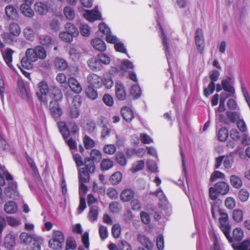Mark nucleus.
<instances>
[{
	"label": "nucleus",
	"mask_w": 250,
	"mask_h": 250,
	"mask_svg": "<svg viewBox=\"0 0 250 250\" xmlns=\"http://www.w3.org/2000/svg\"><path fill=\"white\" fill-rule=\"evenodd\" d=\"M14 51L10 48L7 49L5 51H2V55L6 63L11 68H13L12 64V55Z\"/></svg>",
	"instance_id": "obj_20"
},
{
	"label": "nucleus",
	"mask_w": 250,
	"mask_h": 250,
	"mask_svg": "<svg viewBox=\"0 0 250 250\" xmlns=\"http://www.w3.org/2000/svg\"><path fill=\"white\" fill-rule=\"evenodd\" d=\"M34 10L39 15H44L48 11V6L45 2H38L34 4Z\"/></svg>",
	"instance_id": "obj_12"
},
{
	"label": "nucleus",
	"mask_w": 250,
	"mask_h": 250,
	"mask_svg": "<svg viewBox=\"0 0 250 250\" xmlns=\"http://www.w3.org/2000/svg\"><path fill=\"white\" fill-rule=\"evenodd\" d=\"M232 235L233 239L239 241L243 237V231L240 229L236 228L233 230Z\"/></svg>",
	"instance_id": "obj_49"
},
{
	"label": "nucleus",
	"mask_w": 250,
	"mask_h": 250,
	"mask_svg": "<svg viewBox=\"0 0 250 250\" xmlns=\"http://www.w3.org/2000/svg\"><path fill=\"white\" fill-rule=\"evenodd\" d=\"M58 125L63 137L64 139L67 138L69 136V131L65 123L63 122H59L58 123Z\"/></svg>",
	"instance_id": "obj_33"
},
{
	"label": "nucleus",
	"mask_w": 250,
	"mask_h": 250,
	"mask_svg": "<svg viewBox=\"0 0 250 250\" xmlns=\"http://www.w3.org/2000/svg\"><path fill=\"white\" fill-rule=\"evenodd\" d=\"M139 242L146 249L151 250L153 248V244L146 236L139 234L137 237Z\"/></svg>",
	"instance_id": "obj_25"
},
{
	"label": "nucleus",
	"mask_w": 250,
	"mask_h": 250,
	"mask_svg": "<svg viewBox=\"0 0 250 250\" xmlns=\"http://www.w3.org/2000/svg\"><path fill=\"white\" fill-rule=\"evenodd\" d=\"M59 37L63 41L67 42H71L73 40L72 35H71L66 31L60 33Z\"/></svg>",
	"instance_id": "obj_52"
},
{
	"label": "nucleus",
	"mask_w": 250,
	"mask_h": 250,
	"mask_svg": "<svg viewBox=\"0 0 250 250\" xmlns=\"http://www.w3.org/2000/svg\"><path fill=\"white\" fill-rule=\"evenodd\" d=\"M91 44L93 47L98 51H104L106 49L104 42L100 38H95L91 40Z\"/></svg>",
	"instance_id": "obj_18"
},
{
	"label": "nucleus",
	"mask_w": 250,
	"mask_h": 250,
	"mask_svg": "<svg viewBox=\"0 0 250 250\" xmlns=\"http://www.w3.org/2000/svg\"><path fill=\"white\" fill-rule=\"evenodd\" d=\"M99 214V208L97 206H92L89 209L88 215V218L91 222H94L97 220Z\"/></svg>",
	"instance_id": "obj_26"
},
{
	"label": "nucleus",
	"mask_w": 250,
	"mask_h": 250,
	"mask_svg": "<svg viewBox=\"0 0 250 250\" xmlns=\"http://www.w3.org/2000/svg\"><path fill=\"white\" fill-rule=\"evenodd\" d=\"M215 83H213V82H210V83L208 85V87L205 88L204 90V93L206 97H208L210 94L213 93L215 90Z\"/></svg>",
	"instance_id": "obj_50"
},
{
	"label": "nucleus",
	"mask_w": 250,
	"mask_h": 250,
	"mask_svg": "<svg viewBox=\"0 0 250 250\" xmlns=\"http://www.w3.org/2000/svg\"><path fill=\"white\" fill-rule=\"evenodd\" d=\"M113 166V162L109 159H104L101 163V167L103 170H108Z\"/></svg>",
	"instance_id": "obj_40"
},
{
	"label": "nucleus",
	"mask_w": 250,
	"mask_h": 250,
	"mask_svg": "<svg viewBox=\"0 0 250 250\" xmlns=\"http://www.w3.org/2000/svg\"><path fill=\"white\" fill-rule=\"evenodd\" d=\"M145 162L143 160H140L135 162L131 168L132 172L135 173L143 169L144 167Z\"/></svg>",
	"instance_id": "obj_44"
},
{
	"label": "nucleus",
	"mask_w": 250,
	"mask_h": 250,
	"mask_svg": "<svg viewBox=\"0 0 250 250\" xmlns=\"http://www.w3.org/2000/svg\"><path fill=\"white\" fill-rule=\"evenodd\" d=\"M83 142L86 149H90L94 147L95 145L94 141L87 135L84 136Z\"/></svg>",
	"instance_id": "obj_47"
},
{
	"label": "nucleus",
	"mask_w": 250,
	"mask_h": 250,
	"mask_svg": "<svg viewBox=\"0 0 250 250\" xmlns=\"http://www.w3.org/2000/svg\"><path fill=\"white\" fill-rule=\"evenodd\" d=\"M68 85L69 87L76 93H80L82 90V87L80 83L75 78L72 77L68 80Z\"/></svg>",
	"instance_id": "obj_13"
},
{
	"label": "nucleus",
	"mask_w": 250,
	"mask_h": 250,
	"mask_svg": "<svg viewBox=\"0 0 250 250\" xmlns=\"http://www.w3.org/2000/svg\"><path fill=\"white\" fill-rule=\"evenodd\" d=\"M46 56L44 48L40 45L34 48H28L25 52V56L21 60V66L25 69L32 68V64L38 59H44Z\"/></svg>",
	"instance_id": "obj_1"
},
{
	"label": "nucleus",
	"mask_w": 250,
	"mask_h": 250,
	"mask_svg": "<svg viewBox=\"0 0 250 250\" xmlns=\"http://www.w3.org/2000/svg\"><path fill=\"white\" fill-rule=\"evenodd\" d=\"M86 94L89 98L95 100L97 98V91L91 87H88L86 90Z\"/></svg>",
	"instance_id": "obj_57"
},
{
	"label": "nucleus",
	"mask_w": 250,
	"mask_h": 250,
	"mask_svg": "<svg viewBox=\"0 0 250 250\" xmlns=\"http://www.w3.org/2000/svg\"><path fill=\"white\" fill-rule=\"evenodd\" d=\"M87 82L95 88H100L103 86V79L98 75L91 73L87 76Z\"/></svg>",
	"instance_id": "obj_10"
},
{
	"label": "nucleus",
	"mask_w": 250,
	"mask_h": 250,
	"mask_svg": "<svg viewBox=\"0 0 250 250\" xmlns=\"http://www.w3.org/2000/svg\"><path fill=\"white\" fill-rule=\"evenodd\" d=\"M121 114L124 119L127 122H130L134 117L132 110L128 107H123L121 109Z\"/></svg>",
	"instance_id": "obj_17"
},
{
	"label": "nucleus",
	"mask_w": 250,
	"mask_h": 250,
	"mask_svg": "<svg viewBox=\"0 0 250 250\" xmlns=\"http://www.w3.org/2000/svg\"><path fill=\"white\" fill-rule=\"evenodd\" d=\"M116 160L117 163L122 166H124L126 164V157L123 153L119 152L116 154Z\"/></svg>",
	"instance_id": "obj_48"
},
{
	"label": "nucleus",
	"mask_w": 250,
	"mask_h": 250,
	"mask_svg": "<svg viewBox=\"0 0 250 250\" xmlns=\"http://www.w3.org/2000/svg\"><path fill=\"white\" fill-rule=\"evenodd\" d=\"M65 30L73 37H76L79 35V31L75 26L71 23H67L65 26Z\"/></svg>",
	"instance_id": "obj_36"
},
{
	"label": "nucleus",
	"mask_w": 250,
	"mask_h": 250,
	"mask_svg": "<svg viewBox=\"0 0 250 250\" xmlns=\"http://www.w3.org/2000/svg\"><path fill=\"white\" fill-rule=\"evenodd\" d=\"M222 230L223 231L224 234H225V236L227 238V239L230 241H232L231 240V238L229 236L230 234V227L229 225L228 224L222 225L220 227Z\"/></svg>",
	"instance_id": "obj_61"
},
{
	"label": "nucleus",
	"mask_w": 250,
	"mask_h": 250,
	"mask_svg": "<svg viewBox=\"0 0 250 250\" xmlns=\"http://www.w3.org/2000/svg\"><path fill=\"white\" fill-rule=\"evenodd\" d=\"M88 173L84 167L79 169V182H88L89 178Z\"/></svg>",
	"instance_id": "obj_30"
},
{
	"label": "nucleus",
	"mask_w": 250,
	"mask_h": 250,
	"mask_svg": "<svg viewBox=\"0 0 250 250\" xmlns=\"http://www.w3.org/2000/svg\"><path fill=\"white\" fill-rule=\"evenodd\" d=\"M84 17L90 21L101 19V14L95 9L93 10H86L83 13Z\"/></svg>",
	"instance_id": "obj_11"
},
{
	"label": "nucleus",
	"mask_w": 250,
	"mask_h": 250,
	"mask_svg": "<svg viewBox=\"0 0 250 250\" xmlns=\"http://www.w3.org/2000/svg\"><path fill=\"white\" fill-rule=\"evenodd\" d=\"M230 182L231 185L236 188H239L242 186L241 179L236 175H232L230 177Z\"/></svg>",
	"instance_id": "obj_35"
},
{
	"label": "nucleus",
	"mask_w": 250,
	"mask_h": 250,
	"mask_svg": "<svg viewBox=\"0 0 250 250\" xmlns=\"http://www.w3.org/2000/svg\"><path fill=\"white\" fill-rule=\"evenodd\" d=\"M87 64L90 69L93 71H99L102 68V65L98 58H92L87 61Z\"/></svg>",
	"instance_id": "obj_19"
},
{
	"label": "nucleus",
	"mask_w": 250,
	"mask_h": 250,
	"mask_svg": "<svg viewBox=\"0 0 250 250\" xmlns=\"http://www.w3.org/2000/svg\"><path fill=\"white\" fill-rule=\"evenodd\" d=\"M80 97L75 96L73 98L72 102L70 107L69 116L72 119L77 118L80 115L79 109L81 105Z\"/></svg>",
	"instance_id": "obj_6"
},
{
	"label": "nucleus",
	"mask_w": 250,
	"mask_h": 250,
	"mask_svg": "<svg viewBox=\"0 0 250 250\" xmlns=\"http://www.w3.org/2000/svg\"><path fill=\"white\" fill-rule=\"evenodd\" d=\"M85 170L90 173H92L95 169L94 162L90 158H85L84 159Z\"/></svg>",
	"instance_id": "obj_31"
},
{
	"label": "nucleus",
	"mask_w": 250,
	"mask_h": 250,
	"mask_svg": "<svg viewBox=\"0 0 250 250\" xmlns=\"http://www.w3.org/2000/svg\"><path fill=\"white\" fill-rule=\"evenodd\" d=\"M70 58L73 61H77L79 59L80 53L74 48H70L69 51Z\"/></svg>",
	"instance_id": "obj_53"
},
{
	"label": "nucleus",
	"mask_w": 250,
	"mask_h": 250,
	"mask_svg": "<svg viewBox=\"0 0 250 250\" xmlns=\"http://www.w3.org/2000/svg\"><path fill=\"white\" fill-rule=\"evenodd\" d=\"M116 150V147L113 145H106L104 147V152L109 155L114 154Z\"/></svg>",
	"instance_id": "obj_63"
},
{
	"label": "nucleus",
	"mask_w": 250,
	"mask_h": 250,
	"mask_svg": "<svg viewBox=\"0 0 250 250\" xmlns=\"http://www.w3.org/2000/svg\"><path fill=\"white\" fill-rule=\"evenodd\" d=\"M119 250H132L129 244L125 240H120L118 244Z\"/></svg>",
	"instance_id": "obj_56"
},
{
	"label": "nucleus",
	"mask_w": 250,
	"mask_h": 250,
	"mask_svg": "<svg viewBox=\"0 0 250 250\" xmlns=\"http://www.w3.org/2000/svg\"><path fill=\"white\" fill-rule=\"evenodd\" d=\"M39 91L37 95L41 102L46 104L47 102V94L49 89L47 83L44 81H41L38 84Z\"/></svg>",
	"instance_id": "obj_7"
},
{
	"label": "nucleus",
	"mask_w": 250,
	"mask_h": 250,
	"mask_svg": "<svg viewBox=\"0 0 250 250\" xmlns=\"http://www.w3.org/2000/svg\"><path fill=\"white\" fill-rule=\"evenodd\" d=\"M214 188L217 193L222 195L227 194L229 190V185L225 182H220L216 183L215 185Z\"/></svg>",
	"instance_id": "obj_21"
},
{
	"label": "nucleus",
	"mask_w": 250,
	"mask_h": 250,
	"mask_svg": "<svg viewBox=\"0 0 250 250\" xmlns=\"http://www.w3.org/2000/svg\"><path fill=\"white\" fill-rule=\"evenodd\" d=\"M209 196L211 199L214 201L216 200L215 204L214 202L211 203V212L213 217L215 218V212L219 211V206L221 204L222 202L220 200H217L218 193L214 188L210 187L209 189Z\"/></svg>",
	"instance_id": "obj_8"
},
{
	"label": "nucleus",
	"mask_w": 250,
	"mask_h": 250,
	"mask_svg": "<svg viewBox=\"0 0 250 250\" xmlns=\"http://www.w3.org/2000/svg\"><path fill=\"white\" fill-rule=\"evenodd\" d=\"M234 163V158L231 155L227 156L224 159L223 165L226 168H230Z\"/></svg>",
	"instance_id": "obj_55"
},
{
	"label": "nucleus",
	"mask_w": 250,
	"mask_h": 250,
	"mask_svg": "<svg viewBox=\"0 0 250 250\" xmlns=\"http://www.w3.org/2000/svg\"><path fill=\"white\" fill-rule=\"evenodd\" d=\"M24 37L29 41H32L35 38V33L33 29L29 27H25L23 30Z\"/></svg>",
	"instance_id": "obj_32"
},
{
	"label": "nucleus",
	"mask_w": 250,
	"mask_h": 250,
	"mask_svg": "<svg viewBox=\"0 0 250 250\" xmlns=\"http://www.w3.org/2000/svg\"><path fill=\"white\" fill-rule=\"evenodd\" d=\"M53 93L54 101L50 103V110L52 116L58 119L62 114V111L60 108L57 101L62 98V94L61 90L57 87H53Z\"/></svg>",
	"instance_id": "obj_3"
},
{
	"label": "nucleus",
	"mask_w": 250,
	"mask_h": 250,
	"mask_svg": "<svg viewBox=\"0 0 250 250\" xmlns=\"http://www.w3.org/2000/svg\"><path fill=\"white\" fill-rule=\"evenodd\" d=\"M7 222L8 225L12 227H17L21 224L20 220L12 217H7Z\"/></svg>",
	"instance_id": "obj_62"
},
{
	"label": "nucleus",
	"mask_w": 250,
	"mask_h": 250,
	"mask_svg": "<svg viewBox=\"0 0 250 250\" xmlns=\"http://www.w3.org/2000/svg\"><path fill=\"white\" fill-rule=\"evenodd\" d=\"M3 177H5L7 181L11 182L8 183V186L5 189L4 192L6 195L15 200L19 198V194L17 190V183L13 181V177L8 172L5 167L0 166V186H3L5 184V181Z\"/></svg>",
	"instance_id": "obj_2"
},
{
	"label": "nucleus",
	"mask_w": 250,
	"mask_h": 250,
	"mask_svg": "<svg viewBox=\"0 0 250 250\" xmlns=\"http://www.w3.org/2000/svg\"><path fill=\"white\" fill-rule=\"evenodd\" d=\"M20 238L21 241L25 244H29L35 240L37 241L41 240V237L35 235H31L26 232H22L20 235Z\"/></svg>",
	"instance_id": "obj_14"
},
{
	"label": "nucleus",
	"mask_w": 250,
	"mask_h": 250,
	"mask_svg": "<svg viewBox=\"0 0 250 250\" xmlns=\"http://www.w3.org/2000/svg\"><path fill=\"white\" fill-rule=\"evenodd\" d=\"M195 42L198 50L202 53L204 49V39L202 30L198 28L195 32Z\"/></svg>",
	"instance_id": "obj_9"
},
{
	"label": "nucleus",
	"mask_w": 250,
	"mask_h": 250,
	"mask_svg": "<svg viewBox=\"0 0 250 250\" xmlns=\"http://www.w3.org/2000/svg\"><path fill=\"white\" fill-rule=\"evenodd\" d=\"M229 132L226 127L221 128L218 132V138L221 142L225 141L228 137Z\"/></svg>",
	"instance_id": "obj_38"
},
{
	"label": "nucleus",
	"mask_w": 250,
	"mask_h": 250,
	"mask_svg": "<svg viewBox=\"0 0 250 250\" xmlns=\"http://www.w3.org/2000/svg\"><path fill=\"white\" fill-rule=\"evenodd\" d=\"M81 34L84 37H88L90 34L89 26L85 23H81L79 26Z\"/></svg>",
	"instance_id": "obj_42"
},
{
	"label": "nucleus",
	"mask_w": 250,
	"mask_h": 250,
	"mask_svg": "<svg viewBox=\"0 0 250 250\" xmlns=\"http://www.w3.org/2000/svg\"><path fill=\"white\" fill-rule=\"evenodd\" d=\"M55 66L61 69V70H65L67 67V63L65 60L58 58L55 59Z\"/></svg>",
	"instance_id": "obj_43"
},
{
	"label": "nucleus",
	"mask_w": 250,
	"mask_h": 250,
	"mask_svg": "<svg viewBox=\"0 0 250 250\" xmlns=\"http://www.w3.org/2000/svg\"><path fill=\"white\" fill-rule=\"evenodd\" d=\"M130 93L134 98H138L141 96V88L138 84H134L132 86L130 89Z\"/></svg>",
	"instance_id": "obj_45"
},
{
	"label": "nucleus",
	"mask_w": 250,
	"mask_h": 250,
	"mask_svg": "<svg viewBox=\"0 0 250 250\" xmlns=\"http://www.w3.org/2000/svg\"><path fill=\"white\" fill-rule=\"evenodd\" d=\"M39 41L42 45L48 46L52 44V39L48 34H42L39 36Z\"/></svg>",
	"instance_id": "obj_29"
},
{
	"label": "nucleus",
	"mask_w": 250,
	"mask_h": 250,
	"mask_svg": "<svg viewBox=\"0 0 250 250\" xmlns=\"http://www.w3.org/2000/svg\"><path fill=\"white\" fill-rule=\"evenodd\" d=\"M8 30V32H4L1 34L2 39L9 43L17 42V37L21 33V29L19 25L15 22L11 23Z\"/></svg>",
	"instance_id": "obj_4"
},
{
	"label": "nucleus",
	"mask_w": 250,
	"mask_h": 250,
	"mask_svg": "<svg viewBox=\"0 0 250 250\" xmlns=\"http://www.w3.org/2000/svg\"><path fill=\"white\" fill-rule=\"evenodd\" d=\"M160 29L161 30V36H162V38L163 44L164 49H165V53H166V55L167 58L168 64H169V65H170V54L169 52L167 42V39L166 38V36L165 35V33H164L163 30L162 29L161 27H160Z\"/></svg>",
	"instance_id": "obj_28"
},
{
	"label": "nucleus",
	"mask_w": 250,
	"mask_h": 250,
	"mask_svg": "<svg viewBox=\"0 0 250 250\" xmlns=\"http://www.w3.org/2000/svg\"><path fill=\"white\" fill-rule=\"evenodd\" d=\"M63 14L66 18L69 20L74 19L75 16L74 9L69 6H65L64 7Z\"/></svg>",
	"instance_id": "obj_37"
},
{
	"label": "nucleus",
	"mask_w": 250,
	"mask_h": 250,
	"mask_svg": "<svg viewBox=\"0 0 250 250\" xmlns=\"http://www.w3.org/2000/svg\"><path fill=\"white\" fill-rule=\"evenodd\" d=\"M56 81L59 83L60 86L66 89L68 86V83L66 82V76L64 74L59 73L56 77Z\"/></svg>",
	"instance_id": "obj_34"
},
{
	"label": "nucleus",
	"mask_w": 250,
	"mask_h": 250,
	"mask_svg": "<svg viewBox=\"0 0 250 250\" xmlns=\"http://www.w3.org/2000/svg\"><path fill=\"white\" fill-rule=\"evenodd\" d=\"M226 114L231 122L232 123L237 122L240 119L239 113L236 112L228 111Z\"/></svg>",
	"instance_id": "obj_46"
},
{
	"label": "nucleus",
	"mask_w": 250,
	"mask_h": 250,
	"mask_svg": "<svg viewBox=\"0 0 250 250\" xmlns=\"http://www.w3.org/2000/svg\"><path fill=\"white\" fill-rule=\"evenodd\" d=\"M121 68L123 70H127L133 68V64L130 61L127 60H124L122 61Z\"/></svg>",
	"instance_id": "obj_59"
},
{
	"label": "nucleus",
	"mask_w": 250,
	"mask_h": 250,
	"mask_svg": "<svg viewBox=\"0 0 250 250\" xmlns=\"http://www.w3.org/2000/svg\"><path fill=\"white\" fill-rule=\"evenodd\" d=\"M221 84L223 89L226 92H229L230 95L233 94L235 93V89L232 85V79L230 77L223 80L221 82Z\"/></svg>",
	"instance_id": "obj_15"
},
{
	"label": "nucleus",
	"mask_w": 250,
	"mask_h": 250,
	"mask_svg": "<svg viewBox=\"0 0 250 250\" xmlns=\"http://www.w3.org/2000/svg\"><path fill=\"white\" fill-rule=\"evenodd\" d=\"M5 13L8 20L15 19L18 16L17 9L11 5H8L5 7Z\"/></svg>",
	"instance_id": "obj_16"
},
{
	"label": "nucleus",
	"mask_w": 250,
	"mask_h": 250,
	"mask_svg": "<svg viewBox=\"0 0 250 250\" xmlns=\"http://www.w3.org/2000/svg\"><path fill=\"white\" fill-rule=\"evenodd\" d=\"M91 160L96 162H99L102 158L101 152L98 149H93L90 152Z\"/></svg>",
	"instance_id": "obj_39"
},
{
	"label": "nucleus",
	"mask_w": 250,
	"mask_h": 250,
	"mask_svg": "<svg viewBox=\"0 0 250 250\" xmlns=\"http://www.w3.org/2000/svg\"><path fill=\"white\" fill-rule=\"evenodd\" d=\"M103 100L104 104L108 106H111L113 105V99L112 97L108 94H106L104 96Z\"/></svg>",
	"instance_id": "obj_64"
},
{
	"label": "nucleus",
	"mask_w": 250,
	"mask_h": 250,
	"mask_svg": "<svg viewBox=\"0 0 250 250\" xmlns=\"http://www.w3.org/2000/svg\"><path fill=\"white\" fill-rule=\"evenodd\" d=\"M134 196V192L130 189H124L120 195L121 199L124 202L130 201Z\"/></svg>",
	"instance_id": "obj_27"
},
{
	"label": "nucleus",
	"mask_w": 250,
	"mask_h": 250,
	"mask_svg": "<svg viewBox=\"0 0 250 250\" xmlns=\"http://www.w3.org/2000/svg\"><path fill=\"white\" fill-rule=\"evenodd\" d=\"M233 217L234 220L238 222L241 221L243 218V212L240 209H235L233 211Z\"/></svg>",
	"instance_id": "obj_58"
},
{
	"label": "nucleus",
	"mask_w": 250,
	"mask_h": 250,
	"mask_svg": "<svg viewBox=\"0 0 250 250\" xmlns=\"http://www.w3.org/2000/svg\"><path fill=\"white\" fill-rule=\"evenodd\" d=\"M122 179V174L119 171H117L113 174L110 178V181L113 185L119 184Z\"/></svg>",
	"instance_id": "obj_41"
},
{
	"label": "nucleus",
	"mask_w": 250,
	"mask_h": 250,
	"mask_svg": "<svg viewBox=\"0 0 250 250\" xmlns=\"http://www.w3.org/2000/svg\"><path fill=\"white\" fill-rule=\"evenodd\" d=\"M113 81L110 76H104L103 79V85H104L106 88L109 89L113 86Z\"/></svg>",
	"instance_id": "obj_51"
},
{
	"label": "nucleus",
	"mask_w": 250,
	"mask_h": 250,
	"mask_svg": "<svg viewBox=\"0 0 250 250\" xmlns=\"http://www.w3.org/2000/svg\"><path fill=\"white\" fill-rule=\"evenodd\" d=\"M20 11L24 16L28 18H32L34 16V12L29 4L23 3L20 6Z\"/></svg>",
	"instance_id": "obj_23"
},
{
	"label": "nucleus",
	"mask_w": 250,
	"mask_h": 250,
	"mask_svg": "<svg viewBox=\"0 0 250 250\" xmlns=\"http://www.w3.org/2000/svg\"><path fill=\"white\" fill-rule=\"evenodd\" d=\"M76 248V243L72 237H69L66 241L65 250H74Z\"/></svg>",
	"instance_id": "obj_54"
},
{
	"label": "nucleus",
	"mask_w": 250,
	"mask_h": 250,
	"mask_svg": "<svg viewBox=\"0 0 250 250\" xmlns=\"http://www.w3.org/2000/svg\"><path fill=\"white\" fill-rule=\"evenodd\" d=\"M238 197L242 202H245L247 201L249 198V193L247 190L242 189L239 192Z\"/></svg>",
	"instance_id": "obj_60"
},
{
	"label": "nucleus",
	"mask_w": 250,
	"mask_h": 250,
	"mask_svg": "<svg viewBox=\"0 0 250 250\" xmlns=\"http://www.w3.org/2000/svg\"><path fill=\"white\" fill-rule=\"evenodd\" d=\"M64 242V236L60 230H53L52 238L48 242L49 247L56 250H60L62 248Z\"/></svg>",
	"instance_id": "obj_5"
},
{
	"label": "nucleus",
	"mask_w": 250,
	"mask_h": 250,
	"mask_svg": "<svg viewBox=\"0 0 250 250\" xmlns=\"http://www.w3.org/2000/svg\"><path fill=\"white\" fill-rule=\"evenodd\" d=\"M116 94L119 100H124L126 97V92L123 84L120 83H117L115 85Z\"/></svg>",
	"instance_id": "obj_22"
},
{
	"label": "nucleus",
	"mask_w": 250,
	"mask_h": 250,
	"mask_svg": "<svg viewBox=\"0 0 250 250\" xmlns=\"http://www.w3.org/2000/svg\"><path fill=\"white\" fill-rule=\"evenodd\" d=\"M18 210V207L16 203L12 201L7 202L4 206V210L8 214L16 213Z\"/></svg>",
	"instance_id": "obj_24"
}]
</instances>
